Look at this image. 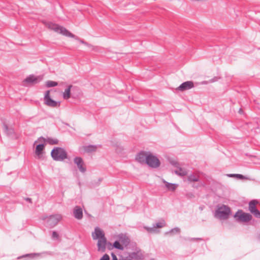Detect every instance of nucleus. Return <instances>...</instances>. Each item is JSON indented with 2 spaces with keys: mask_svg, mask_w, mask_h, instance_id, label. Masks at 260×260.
<instances>
[{
  "mask_svg": "<svg viewBox=\"0 0 260 260\" xmlns=\"http://www.w3.org/2000/svg\"><path fill=\"white\" fill-rule=\"evenodd\" d=\"M136 159L142 164H146L152 168H157L160 165L159 159L149 151H141L139 153Z\"/></svg>",
  "mask_w": 260,
  "mask_h": 260,
  "instance_id": "obj_1",
  "label": "nucleus"
},
{
  "mask_svg": "<svg viewBox=\"0 0 260 260\" xmlns=\"http://www.w3.org/2000/svg\"><path fill=\"white\" fill-rule=\"evenodd\" d=\"M44 24L49 29L51 30H53L54 31L57 33H59L63 36L74 38L78 40L81 44L89 46V44L85 42L83 40L80 39L78 37L72 34L63 26L52 22H45Z\"/></svg>",
  "mask_w": 260,
  "mask_h": 260,
  "instance_id": "obj_2",
  "label": "nucleus"
},
{
  "mask_svg": "<svg viewBox=\"0 0 260 260\" xmlns=\"http://www.w3.org/2000/svg\"><path fill=\"white\" fill-rule=\"evenodd\" d=\"M92 237L93 240H98V250L104 251L106 249L107 240L104 232L99 227H96L94 229V232L92 233Z\"/></svg>",
  "mask_w": 260,
  "mask_h": 260,
  "instance_id": "obj_3",
  "label": "nucleus"
},
{
  "mask_svg": "<svg viewBox=\"0 0 260 260\" xmlns=\"http://www.w3.org/2000/svg\"><path fill=\"white\" fill-rule=\"evenodd\" d=\"M51 156L54 160L62 161L67 158V152L61 147H55L51 151Z\"/></svg>",
  "mask_w": 260,
  "mask_h": 260,
  "instance_id": "obj_4",
  "label": "nucleus"
},
{
  "mask_svg": "<svg viewBox=\"0 0 260 260\" xmlns=\"http://www.w3.org/2000/svg\"><path fill=\"white\" fill-rule=\"evenodd\" d=\"M231 214L230 208L224 205L217 208L215 213V216L220 219H226Z\"/></svg>",
  "mask_w": 260,
  "mask_h": 260,
  "instance_id": "obj_5",
  "label": "nucleus"
},
{
  "mask_svg": "<svg viewBox=\"0 0 260 260\" xmlns=\"http://www.w3.org/2000/svg\"><path fill=\"white\" fill-rule=\"evenodd\" d=\"M61 218L62 216L60 214H55L51 215L49 217H42V219L45 221L46 225L50 228L55 226Z\"/></svg>",
  "mask_w": 260,
  "mask_h": 260,
  "instance_id": "obj_6",
  "label": "nucleus"
},
{
  "mask_svg": "<svg viewBox=\"0 0 260 260\" xmlns=\"http://www.w3.org/2000/svg\"><path fill=\"white\" fill-rule=\"evenodd\" d=\"M43 75L36 76L34 75H30L23 80V85L24 86H27L28 85L37 84L43 80Z\"/></svg>",
  "mask_w": 260,
  "mask_h": 260,
  "instance_id": "obj_7",
  "label": "nucleus"
},
{
  "mask_svg": "<svg viewBox=\"0 0 260 260\" xmlns=\"http://www.w3.org/2000/svg\"><path fill=\"white\" fill-rule=\"evenodd\" d=\"M236 220L240 222H246L252 219V215L249 213L243 212L242 210H238L234 215Z\"/></svg>",
  "mask_w": 260,
  "mask_h": 260,
  "instance_id": "obj_8",
  "label": "nucleus"
},
{
  "mask_svg": "<svg viewBox=\"0 0 260 260\" xmlns=\"http://www.w3.org/2000/svg\"><path fill=\"white\" fill-rule=\"evenodd\" d=\"M50 90H47L45 92L44 101V104L48 107L55 108L60 106V103L52 100L50 96Z\"/></svg>",
  "mask_w": 260,
  "mask_h": 260,
  "instance_id": "obj_9",
  "label": "nucleus"
},
{
  "mask_svg": "<svg viewBox=\"0 0 260 260\" xmlns=\"http://www.w3.org/2000/svg\"><path fill=\"white\" fill-rule=\"evenodd\" d=\"M256 201H252L249 203V210L254 216L257 218H260V212L256 208Z\"/></svg>",
  "mask_w": 260,
  "mask_h": 260,
  "instance_id": "obj_10",
  "label": "nucleus"
},
{
  "mask_svg": "<svg viewBox=\"0 0 260 260\" xmlns=\"http://www.w3.org/2000/svg\"><path fill=\"white\" fill-rule=\"evenodd\" d=\"M98 148V146L96 145H87L82 146L79 147V150L81 153H90L95 152Z\"/></svg>",
  "mask_w": 260,
  "mask_h": 260,
  "instance_id": "obj_11",
  "label": "nucleus"
},
{
  "mask_svg": "<svg viewBox=\"0 0 260 260\" xmlns=\"http://www.w3.org/2000/svg\"><path fill=\"white\" fill-rule=\"evenodd\" d=\"M194 87L193 82L191 81H188L182 83L179 87L176 88V90L181 91L189 90Z\"/></svg>",
  "mask_w": 260,
  "mask_h": 260,
  "instance_id": "obj_12",
  "label": "nucleus"
},
{
  "mask_svg": "<svg viewBox=\"0 0 260 260\" xmlns=\"http://www.w3.org/2000/svg\"><path fill=\"white\" fill-rule=\"evenodd\" d=\"M166 222L164 220H161L160 222L156 223L155 224H153V227H145V229L148 232H154L156 228H161L165 226Z\"/></svg>",
  "mask_w": 260,
  "mask_h": 260,
  "instance_id": "obj_13",
  "label": "nucleus"
},
{
  "mask_svg": "<svg viewBox=\"0 0 260 260\" xmlns=\"http://www.w3.org/2000/svg\"><path fill=\"white\" fill-rule=\"evenodd\" d=\"M74 161L75 164L77 165L78 169L81 172L84 173L85 172L86 168L83 167V161L81 157H76L74 158Z\"/></svg>",
  "mask_w": 260,
  "mask_h": 260,
  "instance_id": "obj_14",
  "label": "nucleus"
},
{
  "mask_svg": "<svg viewBox=\"0 0 260 260\" xmlns=\"http://www.w3.org/2000/svg\"><path fill=\"white\" fill-rule=\"evenodd\" d=\"M73 215L75 218L81 219L83 217L82 209L79 206H76L73 210Z\"/></svg>",
  "mask_w": 260,
  "mask_h": 260,
  "instance_id": "obj_15",
  "label": "nucleus"
},
{
  "mask_svg": "<svg viewBox=\"0 0 260 260\" xmlns=\"http://www.w3.org/2000/svg\"><path fill=\"white\" fill-rule=\"evenodd\" d=\"M44 147L45 145L43 144L37 145L35 153L37 155L38 158H41L42 155V152L44 149Z\"/></svg>",
  "mask_w": 260,
  "mask_h": 260,
  "instance_id": "obj_16",
  "label": "nucleus"
},
{
  "mask_svg": "<svg viewBox=\"0 0 260 260\" xmlns=\"http://www.w3.org/2000/svg\"><path fill=\"white\" fill-rule=\"evenodd\" d=\"M38 141L46 142H47L48 143H49V144H51V145L57 144L58 143V141L57 139H52V138H48L46 139H45V138H44L43 137H40L38 139Z\"/></svg>",
  "mask_w": 260,
  "mask_h": 260,
  "instance_id": "obj_17",
  "label": "nucleus"
},
{
  "mask_svg": "<svg viewBox=\"0 0 260 260\" xmlns=\"http://www.w3.org/2000/svg\"><path fill=\"white\" fill-rule=\"evenodd\" d=\"M73 87L72 85H70L68 86L67 88L65 89L64 91L63 92L62 96L63 98L65 100H68L71 97V89Z\"/></svg>",
  "mask_w": 260,
  "mask_h": 260,
  "instance_id": "obj_18",
  "label": "nucleus"
},
{
  "mask_svg": "<svg viewBox=\"0 0 260 260\" xmlns=\"http://www.w3.org/2000/svg\"><path fill=\"white\" fill-rule=\"evenodd\" d=\"M120 242L121 243V245L123 246H126L129 243V239L128 237L125 236H121L119 237Z\"/></svg>",
  "mask_w": 260,
  "mask_h": 260,
  "instance_id": "obj_19",
  "label": "nucleus"
},
{
  "mask_svg": "<svg viewBox=\"0 0 260 260\" xmlns=\"http://www.w3.org/2000/svg\"><path fill=\"white\" fill-rule=\"evenodd\" d=\"M163 182L165 184L166 187L170 190L174 191L177 187V185L175 184L170 183L164 180Z\"/></svg>",
  "mask_w": 260,
  "mask_h": 260,
  "instance_id": "obj_20",
  "label": "nucleus"
},
{
  "mask_svg": "<svg viewBox=\"0 0 260 260\" xmlns=\"http://www.w3.org/2000/svg\"><path fill=\"white\" fill-rule=\"evenodd\" d=\"M188 180L190 182H197L199 180V176L197 174H191L188 177Z\"/></svg>",
  "mask_w": 260,
  "mask_h": 260,
  "instance_id": "obj_21",
  "label": "nucleus"
},
{
  "mask_svg": "<svg viewBox=\"0 0 260 260\" xmlns=\"http://www.w3.org/2000/svg\"><path fill=\"white\" fill-rule=\"evenodd\" d=\"M175 173L179 176H184L187 175V171L181 168H178L177 170L175 171Z\"/></svg>",
  "mask_w": 260,
  "mask_h": 260,
  "instance_id": "obj_22",
  "label": "nucleus"
},
{
  "mask_svg": "<svg viewBox=\"0 0 260 260\" xmlns=\"http://www.w3.org/2000/svg\"><path fill=\"white\" fill-rule=\"evenodd\" d=\"M57 82L53 81L48 80L46 82V86L47 87H54L57 86Z\"/></svg>",
  "mask_w": 260,
  "mask_h": 260,
  "instance_id": "obj_23",
  "label": "nucleus"
},
{
  "mask_svg": "<svg viewBox=\"0 0 260 260\" xmlns=\"http://www.w3.org/2000/svg\"><path fill=\"white\" fill-rule=\"evenodd\" d=\"M113 246L114 248L123 250L124 249V246L120 243L119 241H115L113 244Z\"/></svg>",
  "mask_w": 260,
  "mask_h": 260,
  "instance_id": "obj_24",
  "label": "nucleus"
},
{
  "mask_svg": "<svg viewBox=\"0 0 260 260\" xmlns=\"http://www.w3.org/2000/svg\"><path fill=\"white\" fill-rule=\"evenodd\" d=\"M180 232V230L178 228H175L171 230H170L169 232H167L166 234H171L173 233H179Z\"/></svg>",
  "mask_w": 260,
  "mask_h": 260,
  "instance_id": "obj_25",
  "label": "nucleus"
},
{
  "mask_svg": "<svg viewBox=\"0 0 260 260\" xmlns=\"http://www.w3.org/2000/svg\"><path fill=\"white\" fill-rule=\"evenodd\" d=\"M4 130L5 131V132L7 134H10L11 133H12L13 132V129H9L8 126L7 125H4Z\"/></svg>",
  "mask_w": 260,
  "mask_h": 260,
  "instance_id": "obj_26",
  "label": "nucleus"
},
{
  "mask_svg": "<svg viewBox=\"0 0 260 260\" xmlns=\"http://www.w3.org/2000/svg\"><path fill=\"white\" fill-rule=\"evenodd\" d=\"M58 238L59 235L58 233L55 231H53L52 234V238L53 239H58Z\"/></svg>",
  "mask_w": 260,
  "mask_h": 260,
  "instance_id": "obj_27",
  "label": "nucleus"
},
{
  "mask_svg": "<svg viewBox=\"0 0 260 260\" xmlns=\"http://www.w3.org/2000/svg\"><path fill=\"white\" fill-rule=\"evenodd\" d=\"M40 255V253H30V254H27L24 255V256H28L31 258L35 257V256H39Z\"/></svg>",
  "mask_w": 260,
  "mask_h": 260,
  "instance_id": "obj_28",
  "label": "nucleus"
},
{
  "mask_svg": "<svg viewBox=\"0 0 260 260\" xmlns=\"http://www.w3.org/2000/svg\"><path fill=\"white\" fill-rule=\"evenodd\" d=\"M100 260H110V257L107 254H105L100 259Z\"/></svg>",
  "mask_w": 260,
  "mask_h": 260,
  "instance_id": "obj_29",
  "label": "nucleus"
},
{
  "mask_svg": "<svg viewBox=\"0 0 260 260\" xmlns=\"http://www.w3.org/2000/svg\"><path fill=\"white\" fill-rule=\"evenodd\" d=\"M235 177L240 179H247V177L241 174H236Z\"/></svg>",
  "mask_w": 260,
  "mask_h": 260,
  "instance_id": "obj_30",
  "label": "nucleus"
},
{
  "mask_svg": "<svg viewBox=\"0 0 260 260\" xmlns=\"http://www.w3.org/2000/svg\"><path fill=\"white\" fill-rule=\"evenodd\" d=\"M189 241H202L203 239L202 238H190L188 239Z\"/></svg>",
  "mask_w": 260,
  "mask_h": 260,
  "instance_id": "obj_31",
  "label": "nucleus"
},
{
  "mask_svg": "<svg viewBox=\"0 0 260 260\" xmlns=\"http://www.w3.org/2000/svg\"><path fill=\"white\" fill-rule=\"evenodd\" d=\"M112 260H117L116 256L114 254L112 253Z\"/></svg>",
  "mask_w": 260,
  "mask_h": 260,
  "instance_id": "obj_32",
  "label": "nucleus"
},
{
  "mask_svg": "<svg viewBox=\"0 0 260 260\" xmlns=\"http://www.w3.org/2000/svg\"><path fill=\"white\" fill-rule=\"evenodd\" d=\"M228 176L230 177H235V175H236V174H228L227 175Z\"/></svg>",
  "mask_w": 260,
  "mask_h": 260,
  "instance_id": "obj_33",
  "label": "nucleus"
},
{
  "mask_svg": "<svg viewBox=\"0 0 260 260\" xmlns=\"http://www.w3.org/2000/svg\"><path fill=\"white\" fill-rule=\"evenodd\" d=\"M25 200L26 201H28L29 202V203H31L32 202H31V199L30 198H25Z\"/></svg>",
  "mask_w": 260,
  "mask_h": 260,
  "instance_id": "obj_34",
  "label": "nucleus"
},
{
  "mask_svg": "<svg viewBox=\"0 0 260 260\" xmlns=\"http://www.w3.org/2000/svg\"><path fill=\"white\" fill-rule=\"evenodd\" d=\"M122 260H132V259L129 257H126L125 258L123 259Z\"/></svg>",
  "mask_w": 260,
  "mask_h": 260,
  "instance_id": "obj_35",
  "label": "nucleus"
},
{
  "mask_svg": "<svg viewBox=\"0 0 260 260\" xmlns=\"http://www.w3.org/2000/svg\"><path fill=\"white\" fill-rule=\"evenodd\" d=\"M258 238V240L260 241V234L259 235Z\"/></svg>",
  "mask_w": 260,
  "mask_h": 260,
  "instance_id": "obj_36",
  "label": "nucleus"
}]
</instances>
